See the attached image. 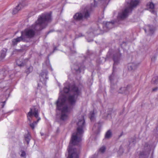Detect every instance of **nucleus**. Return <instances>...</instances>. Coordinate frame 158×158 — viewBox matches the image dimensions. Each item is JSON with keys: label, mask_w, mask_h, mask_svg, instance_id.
<instances>
[{"label": "nucleus", "mask_w": 158, "mask_h": 158, "mask_svg": "<svg viewBox=\"0 0 158 158\" xmlns=\"http://www.w3.org/2000/svg\"><path fill=\"white\" fill-rule=\"evenodd\" d=\"M40 84H39V83H38V87L37 88V92H41V89H43V88L41 87V86H40Z\"/></svg>", "instance_id": "b1692460"}, {"label": "nucleus", "mask_w": 158, "mask_h": 158, "mask_svg": "<svg viewBox=\"0 0 158 158\" xmlns=\"http://www.w3.org/2000/svg\"><path fill=\"white\" fill-rule=\"evenodd\" d=\"M33 115L35 118L38 119L37 121L29 123L30 127L32 129H34L35 126L37 125L40 119V117H39L38 109L34 106L30 108V110L27 114V119L30 122H31L32 117Z\"/></svg>", "instance_id": "39448f33"}, {"label": "nucleus", "mask_w": 158, "mask_h": 158, "mask_svg": "<svg viewBox=\"0 0 158 158\" xmlns=\"http://www.w3.org/2000/svg\"><path fill=\"white\" fill-rule=\"evenodd\" d=\"M154 83H157L156 80L155 81H154Z\"/></svg>", "instance_id": "f704fd0d"}, {"label": "nucleus", "mask_w": 158, "mask_h": 158, "mask_svg": "<svg viewBox=\"0 0 158 158\" xmlns=\"http://www.w3.org/2000/svg\"><path fill=\"white\" fill-rule=\"evenodd\" d=\"M40 134H41V135L42 136H43L44 135V134L43 133H42V132H40Z\"/></svg>", "instance_id": "473e14b6"}, {"label": "nucleus", "mask_w": 158, "mask_h": 158, "mask_svg": "<svg viewBox=\"0 0 158 158\" xmlns=\"http://www.w3.org/2000/svg\"><path fill=\"white\" fill-rule=\"evenodd\" d=\"M16 62V65L20 67H23L27 63L30 62L28 59H23L20 58L17 60Z\"/></svg>", "instance_id": "1a4fd4ad"}, {"label": "nucleus", "mask_w": 158, "mask_h": 158, "mask_svg": "<svg viewBox=\"0 0 158 158\" xmlns=\"http://www.w3.org/2000/svg\"><path fill=\"white\" fill-rule=\"evenodd\" d=\"M63 90H60L58 99L56 102V111L61 112L60 120L66 121L68 118L77 98L81 93V89L74 83L67 81L64 84Z\"/></svg>", "instance_id": "f257e3e1"}, {"label": "nucleus", "mask_w": 158, "mask_h": 158, "mask_svg": "<svg viewBox=\"0 0 158 158\" xmlns=\"http://www.w3.org/2000/svg\"><path fill=\"white\" fill-rule=\"evenodd\" d=\"M121 56V54L119 52V50L118 52L114 54L113 55V59L115 63H116L120 59Z\"/></svg>", "instance_id": "9b49d317"}, {"label": "nucleus", "mask_w": 158, "mask_h": 158, "mask_svg": "<svg viewBox=\"0 0 158 158\" xmlns=\"http://www.w3.org/2000/svg\"><path fill=\"white\" fill-rule=\"evenodd\" d=\"M96 114V110H93L92 111L90 112L89 118L91 121H94L95 120V115Z\"/></svg>", "instance_id": "dca6fc26"}, {"label": "nucleus", "mask_w": 158, "mask_h": 158, "mask_svg": "<svg viewBox=\"0 0 158 158\" xmlns=\"http://www.w3.org/2000/svg\"><path fill=\"white\" fill-rule=\"evenodd\" d=\"M112 75H111L109 77V79L110 81H111L112 79Z\"/></svg>", "instance_id": "c756f323"}, {"label": "nucleus", "mask_w": 158, "mask_h": 158, "mask_svg": "<svg viewBox=\"0 0 158 158\" xmlns=\"http://www.w3.org/2000/svg\"><path fill=\"white\" fill-rule=\"evenodd\" d=\"M87 40V41L88 42H89V39L88 38H86V37L85 38Z\"/></svg>", "instance_id": "2f4dec72"}, {"label": "nucleus", "mask_w": 158, "mask_h": 158, "mask_svg": "<svg viewBox=\"0 0 158 158\" xmlns=\"http://www.w3.org/2000/svg\"><path fill=\"white\" fill-rule=\"evenodd\" d=\"M33 70V68L32 66H30L29 68H27L26 71L27 74H28L31 72Z\"/></svg>", "instance_id": "4be33fe9"}, {"label": "nucleus", "mask_w": 158, "mask_h": 158, "mask_svg": "<svg viewBox=\"0 0 158 158\" xmlns=\"http://www.w3.org/2000/svg\"><path fill=\"white\" fill-rule=\"evenodd\" d=\"M6 101H5L4 102H2L1 103H2V108H3L6 103Z\"/></svg>", "instance_id": "bb28decb"}, {"label": "nucleus", "mask_w": 158, "mask_h": 158, "mask_svg": "<svg viewBox=\"0 0 158 158\" xmlns=\"http://www.w3.org/2000/svg\"><path fill=\"white\" fill-rule=\"evenodd\" d=\"M7 49L4 48L1 50L0 52V58L1 60L4 58L6 55Z\"/></svg>", "instance_id": "ddd939ff"}, {"label": "nucleus", "mask_w": 158, "mask_h": 158, "mask_svg": "<svg viewBox=\"0 0 158 158\" xmlns=\"http://www.w3.org/2000/svg\"><path fill=\"white\" fill-rule=\"evenodd\" d=\"M139 2V0H131L129 6L126 8L121 13H119L118 18L122 19L126 18L131 12L133 8L136 7Z\"/></svg>", "instance_id": "20e7f679"}, {"label": "nucleus", "mask_w": 158, "mask_h": 158, "mask_svg": "<svg viewBox=\"0 0 158 158\" xmlns=\"http://www.w3.org/2000/svg\"><path fill=\"white\" fill-rule=\"evenodd\" d=\"M27 41L26 39H25L24 37L22 36V34L21 33V36L20 37H18L16 39H14L12 40V42L13 45H16L18 44V43L20 41Z\"/></svg>", "instance_id": "9d476101"}, {"label": "nucleus", "mask_w": 158, "mask_h": 158, "mask_svg": "<svg viewBox=\"0 0 158 158\" xmlns=\"http://www.w3.org/2000/svg\"><path fill=\"white\" fill-rule=\"evenodd\" d=\"M43 69L40 75V81L42 82H44L45 83L48 79V77L47 76L48 74L47 70L50 69L52 71L53 69L51 66L48 59L43 64Z\"/></svg>", "instance_id": "423d86ee"}, {"label": "nucleus", "mask_w": 158, "mask_h": 158, "mask_svg": "<svg viewBox=\"0 0 158 158\" xmlns=\"http://www.w3.org/2000/svg\"><path fill=\"white\" fill-rule=\"evenodd\" d=\"M150 31L152 32V29H150Z\"/></svg>", "instance_id": "c9c22d12"}, {"label": "nucleus", "mask_w": 158, "mask_h": 158, "mask_svg": "<svg viewBox=\"0 0 158 158\" xmlns=\"http://www.w3.org/2000/svg\"><path fill=\"white\" fill-rule=\"evenodd\" d=\"M50 55H49L48 56V57H49V56Z\"/></svg>", "instance_id": "4c0bfd02"}, {"label": "nucleus", "mask_w": 158, "mask_h": 158, "mask_svg": "<svg viewBox=\"0 0 158 158\" xmlns=\"http://www.w3.org/2000/svg\"><path fill=\"white\" fill-rule=\"evenodd\" d=\"M19 154L20 156L23 158H25L26 157V153L23 150H21L19 152Z\"/></svg>", "instance_id": "a211bd4d"}, {"label": "nucleus", "mask_w": 158, "mask_h": 158, "mask_svg": "<svg viewBox=\"0 0 158 158\" xmlns=\"http://www.w3.org/2000/svg\"><path fill=\"white\" fill-rule=\"evenodd\" d=\"M51 20V14L49 13H44L39 16L37 20L32 25L31 28H27L21 31L22 36L27 41V39H30L35 35V31L42 30L47 25L48 23Z\"/></svg>", "instance_id": "7ed1b4c3"}, {"label": "nucleus", "mask_w": 158, "mask_h": 158, "mask_svg": "<svg viewBox=\"0 0 158 158\" xmlns=\"http://www.w3.org/2000/svg\"><path fill=\"white\" fill-rule=\"evenodd\" d=\"M147 6L148 8L152 9L151 10L152 13L153 14L155 13V11L154 10V5L153 3L152 2H149L147 4Z\"/></svg>", "instance_id": "2eb2a0df"}, {"label": "nucleus", "mask_w": 158, "mask_h": 158, "mask_svg": "<svg viewBox=\"0 0 158 158\" xmlns=\"http://www.w3.org/2000/svg\"><path fill=\"white\" fill-rule=\"evenodd\" d=\"M91 2H92L90 4V8H89V14L91 11L93 10L94 8L97 6L98 2L95 0H91Z\"/></svg>", "instance_id": "f8f14e48"}, {"label": "nucleus", "mask_w": 158, "mask_h": 158, "mask_svg": "<svg viewBox=\"0 0 158 158\" xmlns=\"http://www.w3.org/2000/svg\"><path fill=\"white\" fill-rule=\"evenodd\" d=\"M155 59H156V57L155 56L152 57V61H154Z\"/></svg>", "instance_id": "cd10ccee"}, {"label": "nucleus", "mask_w": 158, "mask_h": 158, "mask_svg": "<svg viewBox=\"0 0 158 158\" xmlns=\"http://www.w3.org/2000/svg\"><path fill=\"white\" fill-rule=\"evenodd\" d=\"M106 150V148L105 146H102L99 149V152L101 153H103Z\"/></svg>", "instance_id": "5701e85b"}, {"label": "nucleus", "mask_w": 158, "mask_h": 158, "mask_svg": "<svg viewBox=\"0 0 158 158\" xmlns=\"http://www.w3.org/2000/svg\"><path fill=\"white\" fill-rule=\"evenodd\" d=\"M22 4L21 3L19 4L13 10L12 14H15L18 13L21 8L22 7Z\"/></svg>", "instance_id": "4468645a"}, {"label": "nucleus", "mask_w": 158, "mask_h": 158, "mask_svg": "<svg viewBox=\"0 0 158 158\" xmlns=\"http://www.w3.org/2000/svg\"><path fill=\"white\" fill-rule=\"evenodd\" d=\"M89 16L88 10H84L83 13H76L74 16L73 18L76 20L79 21Z\"/></svg>", "instance_id": "6e6552de"}, {"label": "nucleus", "mask_w": 158, "mask_h": 158, "mask_svg": "<svg viewBox=\"0 0 158 158\" xmlns=\"http://www.w3.org/2000/svg\"><path fill=\"white\" fill-rule=\"evenodd\" d=\"M137 67V65L134 63L129 64L128 66V69L131 71L135 69Z\"/></svg>", "instance_id": "f3484780"}, {"label": "nucleus", "mask_w": 158, "mask_h": 158, "mask_svg": "<svg viewBox=\"0 0 158 158\" xmlns=\"http://www.w3.org/2000/svg\"><path fill=\"white\" fill-rule=\"evenodd\" d=\"M52 31L51 30V31H50L48 32V33H49L51 32H52Z\"/></svg>", "instance_id": "72a5a7b5"}, {"label": "nucleus", "mask_w": 158, "mask_h": 158, "mask_svg": "<svg viewBox=\"0 0 158 158\" xmlns=\"http://www.w3.org/2000/svg\"><path fill=\"white\" fill-rule=\"evenodd\" d=\"M113 25V24L110 22H107L106 23L105 27L106 28L110 29L111 28Z\"/></svg>", "instance_id": "aec40b11"}, {"label": "nucleus", "mask_w": 158, "mask_h": 158, "mask_svg": "<svg viewBox=\"0 0 158 158\" xmlns=\"http://www.w3.org/2000/svg\"><path fill=\"white\" fill-rule=\"evenodd\" d=\"M84 66L82 63H76L71 66V69L73 73L77 74L80 73L82 69H84Z\"/></svg>", "instance_id": "0eeeda50"}, {"label": "nucleus", "mask_w": 158, "mask_h": 158, "mask_svg": "<svg viewBox=\"0 0 158 158\" xmlns=\"http://www.w3.org/2000/svg\"><path fill=\"white\" fill-rule=\"evenodd\" d=\"M25 139L27 141V143L28 144L29 143V141L30 140L31 135H30L28 133L25 137Z\"/></svg>", "instance_id": "6ab92c4d"}, {"label": "nucleus", "mask_w": 158, "mask_h": 158, "mask_svg": "<svg viewBox=\"0 0 158 158\" xmlns=\"http://www.w3.org/2000/svg\"><path fill=\"white\" fill-rule=\"evenodd\" d=\"M56 50V47H55L54 48V50H53V52H54L55 51V50Z\"/></svg>", "instance_id": "7c9ffc66"}, {"label": "nucleus", "mask_w": 158, "mask_h": 158, "mask_svg": "<svg viewBox=\"0 0 158 158\" xmlns=\"http://www.w3.org/2000/svg\"><path fill=\"white\" fill-rule=\"evenodd\" d=\"M144 30H145V32H146V30L145 29Z\"/></svg>", "instance_id": "e433bc0d"}, {"label": "nucleus", "mask_w": 158, "mask_h": 158, "mask_svg": "<svg viewBox=\"0 0 158 158\" xmlns=\"http://www.w3.org/2000/svg\"><path fill=\"white\" fill-rule=\"evenodd\" d=\"M77 125V132L73 133L72 135L70 144L68 149L69 155L67 158H79L80 150L79 148H75L71 145H78L81 140L82 135L84 132L83 129L85 127V121L84 116H81V118L79 120Z\"/></svg>", "instance_id": "f03ea898"}, {"label": "nucleus", "mask_w": 158, "mask_h": 158, "mask_svg": "<svg viewBox=\"0 0 158 158\" xmlns=\"http://www.w3.org/2000/svg\"><path fill=\"white\" fill-rule=\"evenodd\" d=\"M89 56V51L88 50H87L86 53V55L84 56V57L85 60H86L88 59Z\"/></svg>", "instance_id": "a878e982"}, {"label": "nucleus", "mask_w": 158, "mask_h": 158, "mask_svg": "<svg viewBox=\"0 0 158 158\" xmlns=\"http://www.w3.org/2000/svg\"><path fill=\"white\" fill-rule=\"evenodd\" d=\"M73 49L72 50L71 48H70V53L69 54V56L71 55V53H74L76 52V51L74 47H73Z\"/></svg>", "instance_id": "393cba45"}, {"label": "nucleus", "mask_w": 158, "mask_h": 158, "mask_svg": "<svg viewBox=\"0 0 158 158\" xmlns=\"http://www.w3.org/2000/svg\"><path fill=\"white\" fill-rule=\"evenodd\" d=\"M111 135V132L110 130H108L106 133L105 135V138H109L110 137Z\"/></svg>", "instance_id": "412c9836"}, {"label": "nucleus", "mask_w": 158, "mask_h": 158, "mask_svg": "<svg viewBox=\"0 0 158 158\" xmlns=\"http://www.w3.org/2000/svg\"><path fill=\"white\" fill-rule=\"evenodd\" d=\"M158 89V88H154L153 89H152V91H155L156 90H157Z\"/></svg>", "instance_id": "c85d7f7f"}]
</instances>
